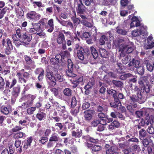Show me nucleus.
<instances>
[{
    "instance_id": "nucleus-59",
    "label": "nucleus",
    "mask_w": 154,
    "mask_h": 154,
    "mask_svg": "<svg viewBox=\"0 0 154 154\" xmlns=\"http://www.w3.org/2000/svg\"><path fill=\"white\" fill-rule=\"evenodd\" d=\"M128 69L131 71H134V70L135 67L134 66L133 64L130 61L128 64Z\"/></svg>"
},
{
    "instance_id": "nucleus-31",
    "label": "nucleus",
    "mask_w": 154,
    "mask_h": 154,
    "mask_svg": "<svg viewBox=\"0 0 154 154\" xmlns=\"http://www.w3.org/2000/svg\"><path fill=\"white\" fill-rule=\"evenodd\" d=\"M144 67L142 66H140L137 68V73L141 75L144 74Z\"/></svg>"
},
{
    "instance_id": "nucleus-38",
    "label": "nucleus",
    "mask_w": 154,
    "mask_h": 154,
    "mask_svg": "<svg viewBox=\"0 0 154 154\" xmlns=\"http://www.w3.org/2000/svg\"><path fill=\"white\" fill-rule=\"evenodd\" d=\"M108 94H111L112 95L113 98L117 97V95L116 94V91L112 89L109 88L107 90Z\"/></svg>"
},
{
    "instance_id": "nucleus-48",
    "label": "nucleus",
    "mask_w": 154,
    "mask_h": 154,
    "mask_svg": "<svg viewBox=\"0 0 154 154\" xmlns=\"http://www.w3.org/2000/svg\"><path fill=\"white\" fill-rule=\"evenodd\" d=\"M81 23L82 24L88 27H91L93 25L92 23L88 22L84 20H82Z\"/></svg>"
},
{
    "instance_id": "nucleus-56",
    "label": "nucleus",
    "mask_w": 154,
    "mask_h": 154,
    "mask_svg": "<svg viewBox=\"0 0 154 154\" xmlns=\"http://www.w3.org/2000/svg\"><path fill=\"white\" fill-rule=\"evenodd\" d=\"M60 109H61V112L63 113H65L64 116H65L64 117L66 118H67L68 115V113L66 112L65 109V107L64 106H61L60 107Z\"/></svg>"
},
{
    "instance_id": "nucleus-50",
    "label": "nucleus",
    "mask_w": 154,
    "mask_h": 154,
    "mask_svg": "<svg viewBox=\"0 0 154 154\" xmlns=\"http://www.w3.org/2000/svg\"><path fill=\"white\" fill-rule=\"evenodd\" d=\"M5 86V82L3 78L0 76V90H3Z\"/></svg>"
},
{
    "instance_id": "nucleus-15",
    "label": "nucleus",
    "mask_w": 154,
    "mask_h": 154,
    "mask_svg": "<svg viewBox=\"0 0 154 154\" xmlns=\"http://www.w3.org/2000/svg\"><path fill=\"white\" fill-rule=\"evenodd\" d=\"M120 126V123L117 121L114 120L108 126V128L109 130H112L115 128H118Z\"/></svg>"
},
{
    "instance_id": "nucleus-51",
    "label": "nucleus",
    "mask_w": 154,
    "mask_h": 154,
    "mask_svg": "<svg viewBox=\"0 0 154 154\" xmlns=\"http://www.w3.org/2000/svg\"><path fill=\"white\" fill-rule=\"evenodd\" d=\"M106 40V36L105 35H102L99 40V43L100 45H104Z\"/></svg>"
},
{
    "instance_id": "nucleus-24",
    "label": "nucleus",
    "mask_w": 154,
    "mask_h": 154,
    "mask_svg": "<svg viewBox=\"0 0 154 154\" xmlns=\"http://www.w3.org/2000/svg\"><path fill=\"white\" fill-rule=\"evenodd\" d=\"M20 91V87L19 86L13 88L12 91V94L15 97L18 96Z\"/></svg>"
},
{
    "instance_id": "nucleus-23",
    "label": "nucleus",
    "mask_w": 154,
    "mask_h": 154,
    "mask_svg": "<svg viewBox=\"0 0 154 154\" xmlns=\"http://www.w3.org/2000/svg\"><path fill=\"white\" fill-rule=\"evenodd\" d=\"M147 118H146L144 121L145 124L147 125H148L149 124L151 125L153 124L154 122V117L153 116L151 115Z\"/></svg>"
},
{
    "instance_id": "nucleus-19",
    "label": "nucleus",
    "mask_w": 154,
    "mask_h": 154,
    "mask_svg": "<svg viewBox=\"0 0 154 154\" xmlns=\"http://www.w3.org/2000/svg\"><path fill=\"white\" fill-rule=\"evenodd\" d=\"M114 102H111L110 103V105L111 106L114 108L118 107L119 106L121 105V102L119 101L117 97H114Z\"/></svg>"
},
{
    "instance_id": "nucleus-34",
    "label": "nucleus",
    "mask_w": 154,
    "mask_h": 154,
    "mask_svg": "<svg viewBox=\"0 0 154 154\" xmlns=\"http://www.w3.org/2000/svg\"><path fill=\"white\" fill-rule=\"evenodd\" d=\"M142 33V32L140 30L137 29L132 31V35L133 37H135L140 35Z\"/></svg>"
},
{
    "instance_id": "nucleus-11",
    "label": "nucleus",
    "mask_w": 154,
    "mask_h": 154,
    "mask_svg": "<svg viewBox=\"0 0 154 154\" xmlns=\"http://www.w3.org/2000/svg\"><path fill=\"white\" fill-rule=\"evenodd\" d=\"M56 19L58 22L63 26H65L67 27H69L71 29L73 28V25L72 22L63 20L61 18L59 19L57 17H56Z\"/></svg>"
},
{
    "instance_id": "nucleus-33",
    "label": "nucleus",
    "mask_w": 154,
    "mask_h": 154,
    "mask_svg": "<svg viewBox=\"0 0 154 154\" xmlns=\"http://www.w3.org/2000/svg\"><path fill=\"white\" fill-rule=\"evenodd\" d=\"M101 147L98 145H94L92 146V152L94 154H97V152L100 150Z\"/></svg>"
},
{
    "instance_id": "nucleus-3",
    "label": "nucleus",
    "mask_w": 154,
    "mask_h": 154,
    "mask_svg": "<svg viewBox=\"0 0 154 154\" xmlns=\"http://www.w3.org/2000/svg\"><path fill=\"white\" fill-rule=\"evenodd\" d=\"M138 83L140 85L141 89H143L146 93L149 92L150 91L149 83L145 77L141 78L138 81Z\"/></svg>"
},
{
    "instance_id": "nucleus-49",
    "label": "nucleus",
    "mask_w": 154,
    "mask_h": 154,
    "mask_svg": "<svg viewBox=\"0 0 154 154\" xmlns=\"http://www.w3.org/2000/svg\"><path fill=\"white\" fill-rule=\"evenodd\" d=\"M32 103L33 102H32V100H29L25 103H23L22 104V106H23V105H24L26 106V108L31 106Z\"/></svg>"
},
{
    "instance_id": "nucleus-55",
    "label": "nucleus",
    "mask_w": 154,
    "mask_h": 154,
    "mask_svg": "<svg viewBox=\"0 0 154 154\" xmlns=\"http://www.w3.org/2000/svg\"><path fill=\"white\" fill-rule=\"evenodd\" d=\"M117 1V0H106V5H114Z\"/></svg>"
},
{
    "instance_id": "nucleus-54",
    "label": "nucleus",
    "mask_w": 154,
    "mask_h": 154,
    "mask_svg": "<svg viewBox=\"0 0 154 154\" xmlns=\"http://www.w3.org/2000/svg\"><path fill=\"white\" fill-rule=\"evenodd\" d=\"M35 107H31L27 109V112L29 115H31L33 113V112L35 110Z\"/></svg>"
},
{
    "instance_id": "nucleus-52",
    "label": "nucleus",
    "mask_w": 154,
    "mask_h": 154,
    "mask_svg": "<svg viewBox=\"0 0 154 154\" xmlns=\"http://www.w3.org/2000/svg\"><path fill=\"white\" fill-rule=\"evenodd\" d=\"M100 52L101 57L106 58V51L105 49L104 48H100Z\"/></svg>"
},
{
    "instance_id": "nucleus-4",
    "label": "nucleus",
    "mask_w": 154,
    "mask_h": 154,
    "mask_svg": "<svg viewBox=\"0 0 154 154\" xmlns=\"http://www.w3.org/2000/svg\"><path fill=\"white\" fill-rule=\"evenodd\" d=\"M76 11L77 14L82 18L83 19H87L86 16L85 15V13H86L85 8L82 4L81 0L80 1V3H78L77 4Z\"/></svg>"
},
{
    "instance_id": "nucleus-44",
    "label": "nucleus",
    "mask_w": 154,
    "mask_h": 154,
    "mask_svg": "<svg viewBox=\"0 0 154 154\" xmlns=\"http://www.w3.org/2000/svg\"><path fill=\"white\" fill-rule=\"evenodd\" d=\"M131 61L133 64L135 68H137V67L139 66L140 63V62L139 60L134 59H133Z\"/></svg>"
},
{
    "instance_id": "nucleus-53",
    "label": "nucleus",
    "mask_w": 154,
    "mask_h": 154,
    "mask_svg": "<svg viewBox=\"0 0 154 154\" xmlns=\"http://www.w3.org/2000/svg\"><path fill=\"white\" fill-rule=\"evenodd\" d=\"M147 131L148 132L152 134H154V128L153 127L152 125H150L148 127L147 129Z\"/></svg>"
},
{
    "instance_id": "nucleus-61",
    "label": "nucleus",
    "mask_w": 154,
    "mask_h": 154,
    "mask_svg": "<svg viewBox=\"0 0 154 154\" xmlns=\"http://www.w3.org/2000/svg\"><path fill=\"white\" fill-rule=\"evenodd\" d=\"M100 123V121H99L97 120H95L92 121L91 123V125L92 126L96 127L99 123Z\"/></svg>"
},
{
    "instance_id": "nucleus-21",
    "label": "nucleus",
    "mask_w": 154,
    "mask_h": 154,
    "mask_svg": "<svg viewBox=\"0 0 154 154\" xmlns=\"http://www.w3.org/2000/svg\"><path fill=\"white\" fill-rule=\"evenodd\" d=\"M27 140L24 141L23 148L25 149H26L28 147L31 146V144L33 140L32 137H30L27 138Z\"/></svg>"
},
{
    "instance_id": "nucleus-20",
    "label": "nucleus",
    "mask_w": 154,
    "mask_h": 154,
    "mask_svg": "<svg viewBox=\"0 0 154 154\" xmlns=\"http://www.w3.org/2000/svg\"><path fill=\"white\" fill-rule=\"evenodd\" d=\"M116 65L118 68L116 69L117 72L119 74L124 73L125 72L123 70L124 69H125V66L120 63H117Z\"/></svg>"
},
{
    "instance_id": "nucleus-37",
    "label": "nucleus",
    "mask_w": 154,
    "mask_h": 154,
    "mask_svg": "<svg viewBox=\"0 0 154 154\" xmlns=\"http://www.w3.org/2000/svg\"><path fill=\"white\" fill-rule=\"evenodd\" d=\"M142 143L143 146L145 147H147L149 145V143L151 142H152V140H149L146 138H145L142 140Z\"/></svg>"
},
{
    "instance_id": "nucleus-45",
    "label": "nucleus",
    "mask_w": 154,
    "mask_h": 154,
    "mask_svg": "<svg viewBox=\"0 0 154 154\" xmlns=\"http://www.w3.org/2000/svg\"><path fill=\"white\" fill-rule=\"evenodd\" d=\"M24 58L28 64H31L33 63V61L30 57L26 55L24 56Z\"/></svg>"
},
{
    "instance_id": "nucleus-63",
    "label": "nucleus",
    "mask_w": 154,
    "mask_h": 154,
    "mask_svg": "<svg viewBox=\"0 0 154 154\" xmlns=\"http://www.w3.org/2000/svg\"><path fill=\"white\" fill-rule=\"evenodd\" d=\"M48 42L47 41L44 40L43 41L42 46L44 48H47L49 47Z\"/></svg>"
},
{
    "instance_id": "nucleus-35",
    "label": "nucleus",
    "mask_w": 154,
    "mask_h": 154,
    "mask_svg": "<svg viewBox=\"0 0 154 154\" xmlns=\"http://www.w3.org/2000/svg\"><path fill=\"white\" fill-rule=\"evenodd\" d=\"M116 32L119 34L125 35H126L127 31L125 29L120 28L119 27L116 28Z\"/></svg>"
},
{
    "instance_id": "nucleus-62",
    "label": "nucleus",
    "mask_w": 154,
    "mask_h": 154,
    "mask_svg": "<svg viewBox=\"0 0 154 154\" xmlns=\"http://www.w3.org/2000/svg\"><path fill=\"white\" fill-rule=\"evenodd\" d=\"M129 1L128 0H121L120 3L121 5L123 7H125L128 4Z\"/></svg>"
},
{
    "instance_id": "nucleus-18",
    "label": "nucleus",
    "mask_w": 154,
    "mask_h": 154,
    "mask_svg": "<svg viewBox=\"0 0 154 154\" xmlns=\"http://www.w3.org/2000/svg\"><path fill=\"white\" fill-rule=\"evenodd\" d=\"M72 136L75 138H79L82 135V131L80 129H77L76 131H72Z\"/></svg>"
},
{
    "instance_id": "nucleus-25",
    "label": "nucleus",
    "mask_w": 154,
    "mask_h": 154,
    "mask_svg": "<svg viewBox=\"0 0 154 154\" xmlns=\"http://www.w3.org/2000/svg\"><path fill=\"white\" fill-rule=\"evenodd\" d=\"M63 92L65 96L69 97L72 96V91L69 88H66L63 90Z\"/></svg>"
},
{
    "instance_id": "nucleus-27",
    "label": "nucleus",
    "mask_w": 154,
    "mask_h": 154,
    "mask_svg": "<svg viewBox=\"0 0 154 154\" xmlns=\"http://www.w3.org/2000/svg\"><path fill=\"white\" fill-rule=\"evenodd\" d=\"M120 57L122 59V62L124 64H126L130 61V58L126 55H124L122 56H120Z\"/></svg>"
},
{
    "instance_id": "nucleus-28",
    "label": "nucleus",
    "mask_w": 154,
    "mask_h": 154,
    "mask_svg": "<svg viewBox=\"0 0 154 154\" xmlns=\"http://www.w3.org/2000/svg\"><path fill=\"white\" fill-rule=\"evenodd\" d=\"M112 82L115 86L118 88H122L123 87V83L120 81L113 80Z\"/></svg>"
},
{
    "instance_id": "nucleus-8",
    "label": "nucleus",
    "mask_w": 154,
    "mask_h": 154,
    "mask_svg": "<svg viewBox=\"0 0 154 154\" xmlns=\"http://www.w3.org/2000/svg\"><path fill=\"white\" fill-rule=\"evenodd\" d=\"M26 17L28 19L36 21L40 18L41 16L40 14L36 13L35 11H31L27 14Z\"/></svg>"
},
{
    "instance_id": "nucleus-5",
    "label": "nucleus",
    "mask_w": 154,
    "mask_h": 154,
    "mask_svg": "<svg viewBox=\"0 0 154 154\" xmlns=\"http://www.w3.org/2000/svg\"><path fill=\"white\" fill-rule=\"evenodd\" d=\"M46 79L49 85L54 87L56 84V80L54 75L53 72L52 71L47 72Z\"/></svg>"
},
{
    "instance_id": "nucleus-39",
    "label": "nucleus",
    "mask_w": 154,
    "mask_h": 154,
    "mask_svg": "<svg viewBox=\"0 0 154 154\" xmlns=\"http://www.w3.org/2000/svg\"><path fill=\"white\" fill-rule=\"evenodd\" d=\"M74 12L75 14V17H73L72 18V20L74 24L78 25L79 24V23H80L81 20L80 19H79V18H76L75 12Z\"/></svg>"
},
{
    "instance_id": "nucleus-13",
    "label": "nucleus",
    "mask_w": 154,
    "mask_h": 154,
    "mask_svg": "<svg viewBox=\"0 0 154 154\" xmlns=\"http://www.w3.org/2000/svg\"><path fill=\"white\" fill-rule=\"evenodd\" d=\"M36 74H39L38 79L39 81H42L43 78L44 71L42 68L37 69L35 71Z\"/></svg>"
},
{
    "instance_id": "nucleus-36",
    "label": "nucleus",
    "mask_w": 154,
    "mask_h": 154,
    "mask_svg": "<svg viewBox=\"0 0 154 154\" xmlns=\"http://www.w3.org/2000/svg\"><path fill=\"white\" fill-rule=\"evenodd\" d=\"M59 137L58 136V135L56 134H54L51 135L49 140V141H57L59 140Z\"/></svg>"
},
{
    "instance_id": "nucleus-9",
    "label": "nucleus",
    "mask_w": 154,
    "mask_h": 154,
    "mask_svg": "<svg viewBox=\"0 0 154 154\" xmlns=\"http://www.w3.org/2000/svg\"><path fill=\"white\" fill-rule=\"evenodd\" d=\"M5 87L6 88H11L17 83V80L14 78H13L11 79L8 80L5 78Z\"/></svg>"
},
{
    "instance_id": "nucleus-57",
    "label": "nucleus",
    "mask_w": 154,
    "mask_h": 154,
    "mask_svg": "<svg viewBox=\"0 0 154 154\" xmlns=\"http://www.w3.org/2000/svg\"><path fill=\"white\" fill-rule=\"evenodd\" d=\"M90 106V103L87 102L84 103L82 106V108L83 109L85 110L88 108Z\"/></svg>"
},
{
    "instance_id": "nucleus-6",
    "label": "nucleus",
    "mask_w": 154,
    "mask_h": 154,
    "mask_svg": "<svg viewBox=\"0 0 154 154\" xmlns=\"http://www.w3.org/2000/svg\"><path fill=\"white\" fill-rule=\"evenodd\" d=\"M77 55L79 58L82 61V63L84 64H87L88 62L86 56V54L84 52L83 48L81 47L77 51Z\"/></svg>"
},
{
    "instance_id": "nucleus-64",
    "label": "nucleus",
    "mask_w": 154,
    "mask_h": 154,
    "mask_svg": "<svg viewBox=\"0 0 154 154\" xmlns=\"http://www.w3.org/2000/svg\"><path fill=\"white\" fill-rule=\"evenodd\" d=\"M76 81L79 84L82 83L83 81V77L82 76H78L76 77Z\"/></svg>"
},
{
    "instance_id": "nucleus-58",
    "label": "nucleus",
    "mask_w": 154,
    "mask_h": 154,
    "mask_svg": "<svg viewBox=\"0 0 154 154\" xmlns=\"http://www.w3.org/2000/svg\"><path fill=\"white\" fill-rule=\"evenodd\" d=\"M7 11L6 8H3L0 12V19H2L4 17V14L6 13Z\"/></svg>"
},
{
    "instance_id": "nucleus-16",
    "label": "nucleus",
    "mask_w": 154,
    "mask_h": 154,
    "mask_svg": "<svg viewBox=\"0 0 154 154\" xmlns=\"http://www.w3.org/2000/svg\"><path fill=\"white\" fill-rule=\"evenodd\" d=\"M11 108L10 105H7V106H1L0 110L1 112L3 114L5 115L8 114L10 110H11Z\"/></svg>"
},
{
    "instance_id": "nucleus-1",
    "label": "nucleus",
    "mask_w": 154,
    "mask_h": 154,
    "mask_svg": "<svg viewBox=\"0 0 154 154\" xmlns=\"http://www.w3.org/2000/svg\"><path fill=\"white\" fill-rule=\"evenodd\" d=\"M16 32L23 45H28L32 39V35L29 34V32H23L20 29H18L16 30Z\"/></svg>"
},
{
    "instance_id": "nucleus-22",
    "label": "nucleus",
    "mask_w": 154,
    "mask_h": 154,
    "mask_svg": "<svg viewBox=\"0 0 154 154\" xmlns=\"http://www.w3.org/2000/svg\"><path fill=\"white\" fill-rule=\"evenodd\" d=\"M147 135L146 131L143 129H141L139 131V137L140 140H142L146 138Z\"/></svg>"
},
{
    "instance_id": "nucleus-10",
    "label": "nucleus",
    "mask_w": 154,
    "mask_h": 154,
    "mask_svg": "<svg viewBox=\"0 0 154 154\" xmlns=\"http://www.w3.org/2000/svg\"><path fill=\"white\" fill-rule=\"evenodd\" d=\"M122 47L121 52L120 53V56H123L124 52L126 53L127 54H130L134 50L133 48L132 47L128 45H124Z\"/></svg>"
},
{
    "instance_id": "nucleus-46",
    "label": "nucleus",
    "mask_w": 154,
    "mask_h": 154,
    "mask_svg": "<svg viewBox=\"0 0 154 154\" xmlns=\"http://www.w3.org/2000/svg\"><path fill=\"white\" fill-rule=\"evenodd\" d=\"M77 100L75 97L73 96L72 97L71 100V107L72 108L74 107L76 105Z\"/></svg>"
},
{
    "instance_id": "nucleus-60",
    "label": "nucleus",
    "mask_w": 154,
    "mask_h": 154,
    "mask_svg": "<svg viewBox=\"0 0 154 154\" xmlns=\"http://www.w3.org/2000/svg\"><path fill=\"white\" fill-rule=\"evenodd\" d=\"M22 72L23 73V77L26 79H27L29 78V77L30 75V71H29L28 72L25 71Z\"/></svg>"
},
{
    "instance_id": "nucleus-41",
    "label": "nucleus",
    "mask_w": 154,
    "mask_h": 154,
    "mask_svg": "<svg viewBox=\"0 0 154 154\" xmlns=\"http://www.w3.org/2000/svg\"><path fill=\"white\" fill-rule=\"evenodd\" d=\"M55 77L56 81H58L59 82H62L63 80V77L59 73H56L55 75Z\"/></svg>"
},
{
    "instance_id": "nucleus-30",
    "label": "nucleus",
    "mask_w": 154,
    "mask_h": 154,
    "mask_svg": "<svg viewBox=\"0 0 154 154\" xmlns=\"http://www.w3.org/2000/svg\"><path fill=\"white\" fill-rule=\"evenodd\" d=\"M91 52L94 59H96L98 57V53L97 50L94 47H91Z\"/></svg>"
},
{
    "instance_id": "nucleus-12",
    "label": "nucleus",
    "mask_w": 154,
    "mask_h": 154,
    "mask_svg": "<svg viewBox=\"0 0 154 154\" xmlns=\"http://www.w3.org/2000/svg\"><path fill=\"white\" fill-rule=\"evenodd\" d=\"M57 43L59 44L63 45L66 42L64 34L60 32L57 39Z\"/></svg>"
},
{
    "instance_id": "nucleus-32",
    "label": "nucleus",
    "mask_w": 154,
    "mask_h": 154,
    "mask_svg": "<svg viewBox=\"0 0 154 154\" xmlns=\"http://www.w3.org/2000/svg\"><path fill=\"white\" fill-rule=\"evenodd\" d=\"M94 84V80L93 79H91L87 84L85 86L84 88L85 90L89 89L91 88Z\"/></svg>"
},
{
    "instance_id": "nucleus-17",
    "label": "nucleus",
    "mask_w": 154,
    "mask_h": 154,
    "mask_svg": "<svg viewBox=\"0 0 154 154\" xmlns=\"http://www.w3.org/2000/svg\"><path fill=\"white\" fill-rule=\"evenodd\" d=\"M84 117L85 120H90L92 118V115L93 114V111L88 110L84 112Z\"/></svg>"
},
{
    "instance_id": "nucleus-14",
    "label": "nucleus",
    "mask_w": 154,
    "mask_h": 154,
    "mask_svg": "<svg viewBox=\"0 0 154 154\" xmlns=\"http://www.w3.org/2000/svg\"><path fill=\"white\" fill-rule=\"evenodd\" d=\"M132 21L131 23V27L134 26H140V20L138 18L135 17H133L131 19Z\"/></svg>"
},
{
    "instance_id": "nucleus-29",
    "label": "nucleus",
    "mask_w": 154,
    "mask_h": 154,
    "mask_svg": "<svg viewBox=\"0 0 154 154\" xmlns=\"http://www.w3.org/2000/svg\"><path fill=\"white\" fill-rule=\"evenodd\" d=\"M46 114L45 113L39 112L36 115V118L39 120L41 121L44 119L45 117Z\"/></svg>"
},
{
    "instance_id": "nucleus-26",
    "label": "nucleus",
    "mask_w": 154,
    "mask_h": 154,
    "mask_svg": "<svg viewBox=\"0 0 154 154\" xmlns=\"http://www.w3.org/2000/svg\"><path fill=\"white\" fill-rule=\"evenodd\" d=\"M101 125H100L97 129V131H103L104 129V125H106V121L104 119H102L100 120V123Z\"/></svg>"
},
{
    "instance_id": "nucleus-43",
    "label": "nucleus",
    "mask_w": 154,
    "mask_h": 154,
    "mask_svg": "<svg viewBox=\"0 0 154 154\" xmlns=\"http://www.w3.org/2000/svg\"><path fill=\"white\" fill-rule=\"evenodd\" d=\"M144 63L145 64H146V66L148 70L150 72H152L153 70L152 66L150 64V63H148V60L145 61Z\"/></svg>"
},
{
    "instance_id": "nucleus-42",
    "label": "nucleus",
    "mask_w": 154,
    "mask_h": 154,
    "mask_svg": "<svg viewBox=\"0 0 154 154\" xmlns=\"http://www.w3.org/2000/svg\"><path fill=\"white\" fill-rule=\"evenodd\" d=\"M7 44L8 45L7 48L10 51L13 49V46L11 43V40L8 38L6 39Z\"/></svg>"
},
{
    "instance_id": "nucleus-2",
    "label": "nucleus",
    "mask_w": 154,
    "mask_h": 154,
    "mask_svg": "<svg viewBox=\"0 0 154 154\" xmlns=\"http://www.w3.org/2000/svg\"><path fill=\"white\" fill-rule=\"evenodd\" d=\"M134 90L136 91V94L130 96L131 101L133 103L138 102L140 104L144 103L146 101V98L142 94L139 88L136 86L134 88Z\"/></svg>"
},
{
    "instance_id": "nucleus-47",
    "label": "nucleus",
    "mask_w": 154,
    "mask_h": 154,
    "mask_svg": "<svg viewBox=\"0 0 154 154\" xmlns=\"http://www.w3.org/2000/svg\"><path fill=\"white\" fill-rule=\"evenodd\" d=\"M15 137L17 138H20L22 137H26L25 133L21 132H20L15 134Z\"/></svg>"
},
{
    "instance_id": "nucleus-40",
    "label": "nucleus",
    "mask_w": 154,
    "mask_h": 154,
    "mask_svg": "<svg viewBox=\"0 0 154 154\" xmlns=\"http://www.w3.org/2000/svg\"><path fill=\"white\" fill-rule=\"evenodd\" d=\"M79 112V107H76L75 109H71L70 112L71 114L74 116H76L77 114Z\"/></svg>"
},
{
    "instance_id": "nucleus-7",
    "label": "nucleus",
    "mask_w": 154,
    "mask_h": 154,
    "mask_svg": "<svg viewBox=\"0 0 154 154\" xmlns=\"http://www.w3.org/2000/svg\"><path fill=\"white\" fill-rule=\"evenodd\" d=\"M68 67V70L66 71V75L71 77H75L76 76V75L74 73L73 71V64L70 59L67 60Z\"/></svg>"
}]
</instances>
